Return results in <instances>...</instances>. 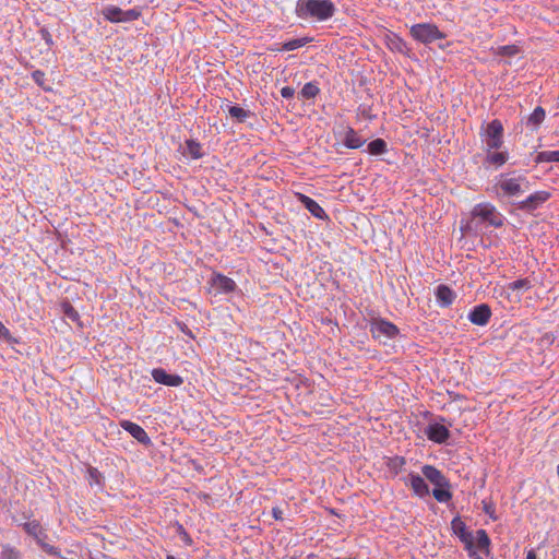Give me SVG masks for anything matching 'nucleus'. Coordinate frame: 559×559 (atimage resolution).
<instances>
[{"label":"nucleus","mask_w":559,"mask_h":559,"mask_svg":"<svg viewBox=\"0 0 559 559\" xmlns=\"http://www.w3.org/2000/svg\"><path fill=\"white\" fill-rule=\"evenodd\" d=\"M335 7L331 0H298L296 13L300 19L324 21L333 16Z\"/></svg>","instance_id":"obj_1"},{"label":"nucleus","mask_w":559,"mask_h":559,"mask_svg":"<svg viewBox=\"0 0 559 559\" xmlns=\"http://www.w3.org/2000/svg\"><path fill=\"white\" fill-rule=\"evenodd\" d=\"M24 531L33 536L38 546L48 555H58L59 551L56 547L46 543L47 534L37 521H31L23 524Z\"/></svg>","instance_id":"obj_2"},{"label":"nucleus","mask_w":559,"mask_h":559,"mask_svg":"<svg viewBox=\"0 0 559 559\" xmlns=\"http://www.w3.org/2000/svg\"><path fill=\"white\" fill-rule=\"evenodd\" d=\"M503 194L510 198L519 197L524 191L528 190L530 182L524 176H518L514 178H504L497 185Z\"/></svg>","instance_id":"obj_3"},{"label":"nucleus","mask_w":559,"mask_h":559,"mask_svg":"<svg viewBox=\"0 0 559 559\" xmlns=\"http://www.w3.org/2000/svg\"><path fill=\"white\" fill-rule=\"evenodd\" d=\"M412 36L424 44L444 38V34L433 24H416L411 27Z\"/></svg>","instance_id":"obj_4"},{"label":"nucleus","mask_w":559,"mask_h":559,"mask_svg":"<svg viewBox=\"0 0 559 559\" xmlns=\"http://www.w3.org/2000/svg\"><path fill=\"white\" fill-rule=\"evenodd\" d=\"M474 217H479L481 221L488 222L493 227H501L503 225V217L497 212L496 207L490 203H479L473 211Z\"/></svg>","instance_id":"obj_5"},{"label":"nucleus","mask_w":559,"mask_h":559,"mask_svg":"<svg viewBox=\"0 0 559 559\" xmlns=\"http://www.w3.org/2000/svg\"><path fill=\"white\" fill-rule=\"evenodd\" d=\"M452 531L455 535L459 536L460 540L465 545V548L469 551V556H476L474 550V538L472 533L466 531L465 523L461 520L460 516H455L451 522Z\"/></svg>","instance_id":"obj_6"},{"label":"nucleus","mask_w":559,"mask_h":559,"mask_svg":"<svg viewBox=\"0 0 559 559\" xmlns=\"http://www.w3.org/2000/svg\"><path fill=\"white\" fill-rule=\"evenodd\" d=\"M503 127L499 120H492L487 126L486 144L489 150L499 148L502 145Z\"/></svg>","instance_id":"obj_7"},{"label":"nucleus","mask_w":559,"mask_h":559,"mask_svg":"<svg viewBox=\"0 0 559 559\" xmlns=\"http://www.w3.org/2000/svg\"><path fill=\"white\" fill-rule=\"evenodd\" d=\"M370 331L373 337H380V335H384L389 338H393L399 334L397 326L392 322H389L383 319L372 320Z\"/></svg>","instance_id":"obj_8"},{"label":"nucleus","mask_w":559,"mask_h":559,"mask_svg":"<svg viewBox=\"0 0 559 559\" xmlns=\"http://www.w3.org/2000/svg\"><path fill=\"white\" fill-rule=\"evenodd\" d=\"M550 192L548 191H536L533 194H531L525 200L516 203L518 209L523 211H534L536 210L540 204L546 202L550 198Z\"/></svg>","instance_id":"obj_9"},{"label":"nucleus","mask_w":559,"mask_h":559,"mask_svg":"<svg viewBox=\"0 0 559 559\" xmlns=\"http://www.w3.org/2000/svg\"><path fill=\"white\" fill-rule=\"evenodd\" d=\"M120 427L127 432H129L141 444L151 445V438L140 425L132 423L130 420H121Z\"/></svg>","instance_id":"obj_10"},{"label":"nucleus","mask_w":559,"mask_h":559,"mask_svg":"<svg viewBox=\"0 0 559 559\" xmlns=\"http://www.w3.org/2000/svg\"><path fill=\"white\" fill-rule=\"evenodd\" d=\"M152 378L155 382L167 386H180L183 379L178 374H170L163 368H155L152 370Z\"/></svg>","instance_id":"obj_11"},{"label":"nucleus","mask_w":559,"mask_h":559,"mask_svg":"<svg viewBox=\"0 0 559 559\" xmlns=\"http://www.w3.org/2000/svg\"><path fill=\"white\" fill-rule=\"evenodd\" d=\"M491 318V309L487 304H481L468 313L469 321L475 325H486Z\"/></svg>","instance_id":"obj_12"},{"label":"nucleus","mask_w":559,"mask_h":559,"mask_svg":"<svg viewBox=\"0 0 559 559\" xmlns=\"http://www.w3.org/2000/svg\"><path fill=\"white\" fill-rule=\"evenodd\" d=\"M424 476L437 487H450L447 477L435 466L424 465L421 468Z\"/></svg>","instance_id":"obj_13"},{"label":"nucleus","mask_w":559,"mask_h":559,"mask_svg":"<svg viewBox=\"0 0 559 559\" xmlns=\"http://www.w3.org/2000/svg\"><path fill=\"white\" fill-rule=\"evenodd\" d=\"M426 435L429 440L437 443H444L450 437L448 428L440 424L429 425L426 430Z\"/></svg>","instance_id":"obj_14"},{"label":"nucleus","mask_w":559,"mask_h":559,"mask_svg":"<svg viewBox=\"0 0 559 559\" xmlns=\"http://www.w3.org/2000/svg\"><path fill=\"white\" fill-rule=\"evenodd\" d=\"M406 485H409L415 495L418 497H425L429 495V488L426 484L425 479L418 474H409L408 481H405Z\"/></svg>","instance_id":"obj_15"},{"label":"nucleus","mask_w":559,"mask_h":559,"mask_svg":"<svg viewBox=\"0 0 559 559\" xmlns=\"http://www.w3.org/2000/svg\"><path fill=\"white\" fill-rule=\"evenodd\" d=\"M298 200L304 204V206L317 218L326 217L324 210L311 198L298 193Z\"/></svg>","instance_id":"obj_16"},{"label":"nucleus","mask_w":559,"mask_h":559,"mask_svg":"<svg viewBox=\"0 0 559 559\" xmlns=\"http://www.w3.org/2000/svg\"><path fill=\"white\" fill-rule=\"evenodd\" d=\"M436 297L441 306L448 307L453 302L455 293L447 285H439L436 290Z\"/></svg>","instance_id":"obj_17"},{"label":"nucleus","mask_w":559,"mask_h":559,"mask_svg":"<svg viewBox=\"0 0 559 559\" xmlns=\"http://www.w3.org/2000/svg\"><path fill=\"white\" fill-rule=\"evenodd\" d=\"M343 143L346 147L356 150L364 145L365 140H362L353 128H348L345 132Z\"/></svg>","instance_id":"obj_18"},{"label":"nucleus","mask_w":559,"mask_h":559,"mask_svg":"<svg viewBox=\"0 0 559 559\" xmlns=\"http://www.w3.org/2000/svg\"><path fill=\"white\" fill-rule=\"evenodd\" d=\"M213 282V286L224 293H228V292H231L234 290L235 288V282L229 278V277H226L224 275H215L212 280Z\"/></svg>","instance_id":"obj_19"},{"label":"nucleus","mask_w":559,"mask_h":559,"mask_svg":"<svg viewBox=\"0 0 559 559\" xmlns=\"http://www.w3.org/2000/svg\"><path fill=\"white\" fill-rule=\"evenodd\" d=\"M183 154L188 155L189 157H191L193 159H198V158L202 157V155H203L202 146L199 142H197L194 140H187L185 150H183Z\"/></svg>","instance_id":"obj_20"},{"label":"nucleus","mask_w":559,"mask_h":559,"mask_svg":"<svg viewBox=\"0 0 559 559\" xmlns=\"http://www.w3.org/2000/svg\"><path fill=\"white\" fill-rule=\"evenodd\" d=\"M104 17L112 23L121 22L122 10L116 5H108L103 10Z\"/></svg>","instance_id":"obj_21"},{"label":"nucleus","mask_w":559,"mask_h":559,"mask_svg":"<svg viewBox=\"0 0 559 559\" xmlns=\"http://www.w3.org/2000/svg\"><path fill=\"white\" fill-rule=\"evenodd\" d=\"M557 162L559 163V151H544L539 152L535 157V163H551Z\"/></svg>","instance_id":"obj_22"},{"label":"nucleus","mask_w":559,"mask_h":559,"mask_svg":"<svg viewBox=\"0 0 559 559\" xmlns=\"http://www.w3.org/2000/svg\"><path fill=\"white\" fill-rule=\"evenodd\" d=\"M1 559H22L21 551L17 550L15 547L3 544L1 545V552H0Z\"/></svg>","instance_id":"obj_23"},{"label":"nucleus","mask_w":559,"mask_h":559,"mask_svg":"<svg viewBox=\"0 0 559 559\" xmlns=\"http://www.w3.org/2000/svg\"><path fill=\"white\" fill-rule=\"evenodd\" d=\"M368 152L371 155H381L386 152V142L382 139H376L368 144Z\"/></svg>","instance_id":"obj_24"},{"label":"nucleus","mask_w":559,"mask_h":559,"mask_svg":"<svg viewBox=\"0 0 559 559\" xmlns=\"http://www.w3.org/2000/svg\"><path fill=\"white\" fill-rule=\"evenodd\" d=\"M476 534H477V547L480 550H485V554L488 555L489 546H490V539L488 537V534L486 533L485 530H478L476 532Z\"/></svg>","instance_id":"obj_25"},{"label":"nucleus","mask_w":559,"mask_h":559,"mask_svg":"<svg viewBox=\"0 0 559 559\" xmlns=\"http://www.w3.org/2000/svg\"><path fill=\"white\" fill-rule=\"evenodd\" d=\"M450 487H437L432 490L433 498L439 502H448L452 498Z\"/></svg>","instance_id":"obj_26"},{"label":"nucleus","mask_w":559,"mask_h":559,"mask_svg":"<svg viewBox=\"0 0 559 559\" xmlns=\"http://www.w3.org/2000/svg\"><path fill=\"white\" fill-rule=\"evenodd\" d=\"M320 93V88L316 83L308 82L301 88V95L306 99L314 98Z\"/></svg>","instance_id":"obj_27"},{"label":"nucleus","mask_w":559,"mask_h":559,"mask_svg":"<svg viewBox=\"0 0 559 559\" xmlns=\"http://www.w3.org/2000/svg\"><path fill=\"white\" fill-rule=\"evenodd\" d=\"M307 43H309V38L307 37L292 39L289 41L284 43L282 49L285 51L295 50L305 46Z\"/></svg>","instance_id":"obj_28"},{"label":"nucleus","mask_w":559,"mask_h":559,"mask_svg":"<svg viewBox=\"0 0 559 559\" xmlns=\"http://www.w3.org/2000/svg\"><path fill=\"white\" fill-rule=\"evenodd\" d=\"M405 463L406 461L403 456H394L389 460L388 467L396 475L402 471Z\"/></svg>","instance_id":"obj_29"},{"label":"nucleus","mask_w":559,"mask_h":559,"mask_svg":"<svg viewBox=\"0 0 559 559\" xmlns=\"http://www.w3.org/2000/svg\"><path fill=\"white\" fill-rule=\"evenodd\" d=\"M487 160L489 164L501 166L507 162V153L497 152L487 155Z\"/></svg>","instance_id":"obj_30"},{"label":"nucleus","mask_w":559,"mask_h":559,"mask_svg":"<svg viewBox=\"0 0 559 559\" xmlns=\"http://www.w3.org/2000/svg\"><path fill=\"white\" fill-rule=\"evenodd\" d=\"M519 51H520V49L516 45H507V46L498 47L497 50L495 51V53H497L499 56L511 57V56H515L516 53H519Z\"/></svg>","instance_id":"obj_31"},{"label":"nucleus","mask_w":559,"mask_h":559,"mask_svg":"<svg viewBox=\"0 0 559 559\" xmlns=\"http://www.w3.org/2000/svg\"><path fill=\"white\" fill-rule=\"evenodd\" d=\"M545 119V110L542 107H536L528 118V122L538 126Z\"/></svg>","instance_id":"obj_32"},{"label":"nucleus","mask_w":559,"mask_h":559,"mask_svg":"<svg viewBox=\"0 0 559 559\" xmlns=\"http://www.w3.org/2000/svg\"><path fill=\"white\" fill-rule=\"evenodd\" d=\"M532 287L531 282L527 278H521L518 281H514L508 285V288L511 290H518V289H530Z\"/></svg>","instance_id":"obj_33"},{"label":"nucleus","mask_w":559,"mask_h":559,"mask_svg":"<svg viewBox=\"0 0 559 559\" xmlns=\"http://www.w3.org/2000/svg\"><path fill=\"white\" fill-rule=\"evenodd\" d=\"M228 114L230 117L236 118L238 121H243L245 119V110L240 106H231L227 105Z\"/></svg>","instance_id":"obj_34"},{"label":"nucleus","mask_w":559,"mask_h":559,"mask_svg":"<svg viewBox=\"0 0 559 559\" xmlns=\"http://www.w3.org/2000/svg\"><path fill=\"white\" fill-rule=\"evenodd\" d=\"M0 341H5L9 344H15L17 341L12 336L10 331L5 328V325L0 321Z\"/></svg>","instance_id":"obj_35"},{"label":"nucleus","mask_w":559,"mask_h":559,"mask_svg":"<svg viewBox=\"0 0 559 559\" xmlns=\"http://www.w3.org/2000/svg\"><path fill=\"white\" fill-rule=\"evenodd\" d=\"M140 15H141V12L139 10H136V9H130V10H127V11L122 10L121 22L135 21V20L139 19Z\"/></svg>","instance_id":"obj_36"},{"label":"nucleus","mask_w":559,"mask_h":559,"mask_svg":"<svg viewBox=\"0 0 559 559\" xmlns=\"http://www.w3.org/2000/svg\"><path fill=\"white\" fill-rule=\"evenodd\" d=\"M33 80L39 85L44 86L45 83V73L40 70H36L32 73Z\"/></svg>","instance_id":"obj_37"},{"label":"nucleus","mask_w":559,"mask_h":559,"mask_svg":"<svg viewBox=\"0 0 559 559\" xmlns=\"http://www.w3.org/2000/svg\"><path fill=\"white\" fill-rule=\"evenodd\" d=\"M179 535L181 537V539L183 540V543L186 545H191L192 544V538L190 537V535L183 530L182 526H179Z\"/></svg>","instance_id":"obj_38"},{"label":"nucleus","mask_w":559,"mask_h":559,"mask_svg":"<svg viewBox=\"0 0 559 559\" xmlns=\"http://www.w3.org/2000/svg\"><path fill=\"white\" fill-rule=\"evenodd\" d=\"M294 94H295V90L290 86H284L281 90V95L284 98H287V99L292 98L294 96Z\"/></svg>","instance_id":"obj_39"},{"label":"nucleus","mask_w":559,"mask_h":559,"mask_svg":"<svg viewBox=\"0 0 559 559\" xmlns=\"http://www.w3.org/2000/svg\"><path fill=\"white\" fill-rule=\"evenodd\" d=\"M64 312L72 320L78 318V312L70 305L66 306Z\"/></svg>","instance_id":"obj_40"},{"label":"nucleus","mask_w":559,"mask_h":559,"mask_svg":"<svg viewBox=\"0 0 559 559\" xmlns=\"http://www.w3.org/2000/svg\"><path fill=\"white\" fill-rule=\"evenodd\" d=\"M392 44L394 45V48L396 50H399L400 52H403V48L405 47V43L402 39L396 37V40L392 41Z\"/></svg>","instance_id":"obj_41"},{"label":"nucleus","mask_w":559,"mask_h":559,"mask_svg":"<svg viewBox=\"0 0 559 559\" xmlns=\"http://www.w3.org/2000/svg\"><path fill=\"white\" fill-rule=\"evenodd\" d=\"M272 515L275 520H282L283 519V511L280 508H273L272 509Z\"/></svg>","instance_id":"obj_42"},{"label":"nucleus","mask_w":559,"mask_h":559,"mask_svg":"<svg viewBox=\"0 0 559 559\" xmlns=\"http://www.w3.org/2000/svg\"><path fill=\"white\" fill-rule=\"evenodd\" d=\"M43 36H44V38H45V40H46V43H47L48 45H51V44H52L51 36L49 35V33H48L47 31H44V32H43Z\"/></svg>","instance_id":"obj_43"},{"label":"nucleus","mask_w":559,"mask_h":559,"mask_svg":"<svg viewBox=\"0 0 559 559\" xmlns=\"http://www.w3.org/2000/svg\"><path fill=\"white\" fill-rule=\"evenodd\" d=\"M526 559H537V556L533 549L527 552Z\"/></svg>","instance_id":"obj_44"},{"label":"nucleus","mask_w":559,"mask_h":559,"mask_svg":"<svg viewBox=\"0 0 559 559\" xmlns=\"http://www.w3.org/2000/svg\"><path fill=\"white\" fill-rule=\"evenodd\" d=\"M167 559H176V558L174 556H171V555H168Z\"/></svg>","instance_id":"obj_45"},{"label":"nucleus","mask_w":559,"mask_h":559,"mask_svg":"<svg viewBox=\"0 0 559 559\" xmlns=\"http://www.w3.org/2000/svg\"><path fill=\"white\" fill-rule=\"evenodd\" d=\"M485 512H486V513H488V514H490V513H489V509H488L487 507H485Z\"/></svg>","instance_id":"obj_46"},{"label":"nucleus","mask_w":559,"mask_h":559,"mask_svg":"<svg viewBox=\"0 0 559 559\" xmlns=\"http://www.w3.org/2000/svg\"><path fill=\"white\" fill-rule=\"evenodd\" d=\"M557 473H558V476H559V465L557 466Z\"/></svg>","instance_id":"obj_47"},{"label":"nucleus","mask_w":559,"mask_h":559,"mask_svg":"<svg viewBox=\"0 0 559 559\" xmlns=\"http://www.w3.org/2000/svg\"><path fill=\"white\" fill-rule=\"evenodd\" d=\"M475 559H481L480 557H475Z\"/></svg>","instance_id":"obj_48"}]
</instances>
